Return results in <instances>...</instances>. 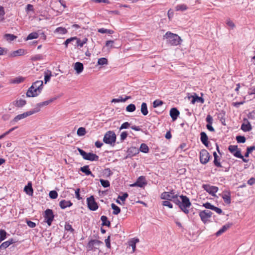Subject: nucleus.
Wrapping results in <instances>:
<instances>
[{
	"mask_svg": "<svg viewBox=\"0 0 255 255\" xmlns=\"http://www.w3.org/2000/svg\"><path fill=\"white\" fill-rule=\"evenodd\" d=\"M233 154L236 157L239 158H243L240 149H238Z\"/></svg>",
	"mask_w": 255,
	"mask_h": 255,
	"instance_id": "56",
	"label": "nucleus"
},
{
	"mask_svg": "<svg viewBox=\"0 0 255 255\" xmlns=\"http://www.w3.org/2000/svg\"><path fill=\"white\" fill-rule=\"evenodd\" d=\"M139 150L142 152L147 153L148 152L149 148L146 144L142 143L140 145Z\"/></svg>",
	"mask_w": 255,
	"mask_h": 255,
	"instance_id": "37",
	"label": "nucleus"
},
{
	"mask_svg": "<svg viewBox=\"0 0 255 255\" xmlns=\"http://www.w3.org/2000/svg\"><path fill=\"white\" fill-rule=\"evenodd\" d=\"M4 37L6 40L11 41L15 39L17 37L12 34H5L4 35Z\"/></svg>",
	"mask_w": 255,
	"mask_h": 255,
	"instance_id": "35",
	"label": "nucleus"
},
{
	"mask_svg": "<svg viewBox=\"0 0 255 255\" xmlns=\"http://www.w3.org/2000/svg\"><path fill=\"white\" fill-rule=\"evenodd\" d=\"M201 141L207 147L209 146L208 137L205 132H201L200 133Z\"/></svg>",
	"mask_w": 255,
	"mask_h": 255,
	"instance_id": "17",
	"label": "nucleus"
},
{
	"mask_svg": "<svg viewBox=\"0 0 255 255\" xmlns=\"http://www.w3.org/2000/svg\"><path fill=\"white\" fill-rule=\"evenodd\" d=\"M43 82L42 80H37L33 83L26 92L28 97H34L38 96L42 91Z\"/></svg>",
	"mask_w": 255,
	"mask_h": 255,
	"instance_id": "2",
	"label": "nucleus"
},
{
	"mask_svg": "<svg viewBox=\"0 0 255 255\" xmlns=\"http://www.w3.org/2000/svg\"><path fill=\"white\" fill-rule=\"evenodd\" d=\"M116 139L117 136L115 133L113 131H108L104 135L103 141L106 144L114 146Z\"/></svg>",
	"mask_w": 255,
	"mask_h": 255,
	"instance_id": "4",
	"label": "nucleus"
},
{
	"mask_svg": "<svg viewBox=\"0 0 255 255\" xmlns=\"http://www.w3.org/2000/svg\"><path fill=\"white\" fill-rule=\"evenodd\" d=\"M101 220L102 222L103 226H106L108 227H110L111 225V223L108 220V218L105 216H102L101 217Z\"/></svg>",
	"mask_w": 255,
	"mask_h": 255,
	"instance_id": "32",
	"label": "nucleus"
},
{
	"mask_svg": "<svg viewBox=\"0 0 255 255\" xmlns=\"http://www.w3.org/2000/svg\"><path fill=\"white\" fill-rule=\"evenodd\" d=\"M24 54V50L22 49H19L17 50L13 51L11 53L12 57H16L18 56L23 55Z\"/></svg>",
	"mask_w": 255,
	"mask_h": 255,
	"instance_id": "27",
	"label": "nucleus"
},
{
	"mask_svg": "<svg viewBox=\"0 0 255 255\" xmlns=\"http://www.w3.org/2000/svg\"><path fill=\"white\" fill-rule=\"evenodd\" d=\"M163 104V102L162 101L156 100L154 101L153 103V107L154 108H156L158 106H160Z\"/></svg>",
	"mask_w": 255,
	"mask_h": 255,
	"instance_id": "54",
	"label": "nucleus"
},
{
	"mask_svg": "<svg viewBox=\"0 0 255 255\" xmlns=\"http://www.w3.org/2000/svg\"><path fill=\"white\" fill-rule=\"evenodd\" d=\"M224 203L228 205L231 203L230 193L228 191H224Z\"/></svg>",
	"mask_w": 255,
	"mask_h": 255,
	"instance_id": "28",
	"label": "nucleus"
},
{
	"mask_svg": "<svg viewBox=\"0 0 255 255\" xmlns=\"http://www.w3.org/2000/svg\"><path fill=\"white\" fill-rule=\"evenodd\" d=\"M108 64V60L106 58H101L98 59V64L100 65H103Z\"/></svg>",
	"mask_w": 255,
	"mask_h": 255,
	"instance_id": "46",
	"label": "nucleus"
},
{
	"mask_svg": "<svg viewBox=\"0 0 255 255\" xmlns=\"http://www.w3.org/2000/svg\"><path fill=\"white\" fill-rule=\"evenodd\" d=\"M86 129L83 127L79 128L77 131V134L79 136H83L86 134Z\"/></svg>",
	"mask_w": 255,
	"mask_h": 255,
	"instance_id": "39",
	"label": "nucleus"
},
{
	"mask_svg": "<svg viewBox=\"0 0 255 255\" xmlns=\"http://www.w3.org/2000/svg\"><path fill=\"white\" fill-rule=\"evenodd\" d=\"M138 149L134 147H131L128 149L129 152L132 153L133 154H136L138 153Z\"/></svg>",
	"mask_w": 255,
	"mask_h": 255,
	"instance_id": "52",
	"label": "nucleus"
},
{
	"mask_svg": "<svg viewBox=\"0 0 255 255\" xmlns=\"http://www.w3.org/2000/svg\"><path fill=\"white\" fill-rule=\"evenodd\" d=\"M111 207L113 209V214L114 215H118L121 212V209L114 203L111 204Z\"/></svg>",
	"mask_w": 255,
	"mask_h": 255,
	"instance_id": "31",
	"label": "nucleus"
},
{
	"mask_svg": "<svg viewBox=\"0 0 255 255\" xmlns=\"http://www.w3.org/2000/svg\"><path fill=\"white\" fill-rule=\"evenodd\" d=\"M254 150H255V146L248 147L247 149V151L245 154V156L246 157H248L249 156V154Z\"/></svg>",
	"mask_w": 255,
	"mask_h": 255,
	"instance_id": "44",
	"label": "nucleus"
},
{
	"mask_svg": "<svg viewBox=\"0 0 255 255\" xmlns=\"http://www.w3.org/2000/svg\"><path fill=\"white\" fill-rule=\"evenodd\" d=\"M168 43L171 45H177L180 44V37L177 34L167 32L163 36Z\"/></svg>",
	"mask_w": 255,
	"mask_h": 255,
	"instance_id": "3",
	"label": "nucleus"
},
{
	"mask_svg": "<svg viewBox=\"0 0 255 255\" xmlns=\"http://www.w3.org/2000/svg\"><path fill=\"white\" fill-rule=\"evenodd\" d=\"M4 14L5 12L3 7L1 6H0V20H2L4 19Z\"/></svg>",
	"mask_w": 255,
	"mask_h": 255,
	"instance_id": "58",
	"label": "nucleus"
},
{
	"mask_svg": "<svg viewBox=\"0 0 255 255\" xmlns=\"http://www.w3.org/2000/svg\"><path fill=\"white\" fill-rule=\"evenodd\" d=\"M248 117L249 119L254 120L255 119V112L254 111L250 112L248 115Z\"/></svg>",
	"mask_w": 255,
	"mask_h": 255,
	"instance_id": "63",
	"label": "nucleus"
},
{
	"mask_svg": "<svg viewBox=\"0 0 255 255\" xmlns=\"http://www.w3.org/2000/svg\"><path fill=\"white\" fill-rule=\"evenodd\" d=\"M236 140L238 143H245L246 137L244 136L238 135L236 136Z\"/></svg>",
	"mask_w": 255,
	"mask_h": 255,
	"instance_id": "50",
	"label": "nucleus"
},
{
	"mask_svg": "<svg viewBox=\"0 0 255 255\" xmlns=\"http://www.w3.org/2000/svg\"><path fill=\"white\" fill-rule=\"evenodd\" d=\"M7 233L4 230H0V243L5 239Z\"/></svg>",
	"mask_w": 255,
	"mask_h": 255,
	"instance_id": "41",
	"label": "nucleus"
},
{
	"mask_svg": "<svg viewBox=\"0 0 255 255\" xmlns=\"http://www.w3.org/2000/svg\"><path fill=\"white\" fill-rule=\"evenodd\" d=\"M175 9L177 11H183L187 9V6L185 4H179L176 6Z\"/></svg>",
	"mask_w": 255,
	"mask_h": 255,
	"instance_id": "40",
	"label": "nucleus"
},
{
	"mask_svg": "<svg viewBox=\"0 0 255 255\" xmlns=\"http://www.w3.org/2000/svg\"><path fill=\"white\" fill-rule=\"evenodd\" d=\"M130 125V123L128 122H125L121 125V127L120 128V130H121L123 129L128 128L129 127Z\"/></svg>",
	"mask_w": 255,
	"mask_h": 255,
	"instance_id": "57",
	"label": "nucleus"
},
{
	"mask_svg": "<svg viewBox=\"0 0 255 255\" xmlns=\"http://www.w3.org/2000/svg\"><path fill=\"white\" fill-rule=\"evenodd\" d=\"M99 159V156L96 155V154L93 153H88V155L87 157V160L90 161H98Z\"/></svg>",
	"mask_w": 255,
	"mask_h": 255,
	"instance_id": "25",
	"label": "nucleus"
},
{
	"mask_svg": "<svg viewBox=\"0 0 255 255\" xmlns=\"http://www.w3.org/2000/svg\"><path fill=\"white\" fill-rule=\"evenodd\" d=\"M202 188L213 196H215L216 193L218 189L217 187L211 186L209 184H203Z\"/></svg>",
	"mask_w": 255,
	"mask_h": 255,
	"instance_id": "8",
	"label": "nucleus"
},
{
	"mask_svg": "<svg viewBox=\"0 0 255 255\" xmlns=\"http://www.w3.org/2000/svg\"><path fill=\"white\" fill-rule=\"evenodd\" d=\"M75 37V40H74V41H76V44H73L74 46H79L80 47H82L83 46V45L85 44L87 41V39L86 38H84L82 40H81L79 38Z\"/></svg>",
	"mask_w": 255,
	"mask_h": 255,
	"instance_id": "18",
	"label": "nucleus"
},
{
	"mask_svg": "<svg viewBox=\"0 0 255 255\" xmlns=\"http://www.w3.org/2000/svg\"><path fill=\"white\" fill-rule=\"evenodd\" d=\"M100 182L101 185L104 187H108L110 186V184L108 180H105L101 179L100 180Z\"/></svg>",
	"mask_w": 255,
	"mask_h": 255,
	"instance_id": "47",
	"label": "nucleus"
},
{
	"mask_svg": "<svg viewBox=\"0 0 255 255\" xmlns=\"http://www.w3.org/2000/svg\"><path fill=\"white\" fill-rule=\"evenodd\" d=\"M210 158V155L208 152L205 149H202L200 152V160L202 164L207 163Z\"/></svg>",
	"mask_w": 255,
	"mask_h": 255,
	"instance_id": "7",
	"label": "nucleus"
},
{
	"mask_svg": "<svg viewBox=\"0 0 255 255\" xmlns=\"http://www.w3.org/2000/svg\"><path fill=\"white\" fill-rule=\"evenodd\" d=\"M141 112L144 116H146L148 114V110L147 105L145 103H142L141 106Z\"/></svg>",
	"mask_w": 255,
	"mask_h": 255,
	"instance_id": "30",
	"label": "nucleus"
},
{
	"mask_svg": "<svg viewBox=\"0 0 255 255\" xmlns=\"http://www.w3.org/2000/svg\"><path fill=\"white\" fill-rule=\"evenodd\" d=\"M146 184V182L145 177L144 176H140L132 186H137L139 187H143Z\"/></svg>",
	"mask_w": 255,
	"mask_h": 255,
	"instance_id": "14",
	"label": "nucleus"
},
{
	"mask_svg": "<svg viewBox=\"0 0 255 255\" xmlns=\"http://www.w3.org/2000/svg\"><path fill=\"white\" fill-rule=\"evenodd\" d=\"M98 31L101 33H108L109 34H113L114 33V31L112 30L107 29L103 28L99 29Z\"/></svg>",
	"mask_w": 255,
	"mask_h": 255,
	"instance_id": "45",
	"label": "nucleus"
},
{
	"mask_svg": "<svg viewBox=\"0 0 255 255\" xmlns=\"http://www.w3.org/2000/svg\"><path fill=\"white\" fill-rule=\"evenodd\" d=\"M179 197L181 201L178 199V195L176 194L171 201L178 205L180 209L184 213L187 214L189 213V210L187 208H189L191 205L189 199L187 196L184 195H181Z\"/></svg>",
	"mask_w": 255,
	"mask_h": 255,
	"instance_id": "1",
	"label": "nucleus"
},
{
	"mask_svg": "<svg viewBox=\"0 0 255 255\" xmlns=\"http://www.w3.org/2000/svg\"><path fill=\"white\" fill-rule=\"evenodd\" d=\"M179 114V111L176 108H173L170 111V116L173 121L177 119Z\"/></svg>",
	"mask_w": 255,
	"mask_h": 255,
	"instance_id": "15",
	"label": "nucleus"
},
{
	"mask_svg": "<svg viewBox=\"0 0 255 255\" xmlns=\"http://www.w3.org/2000/svg\"><path fill=\"white\" fill-rule=\"evenodd\" d=\"M227 25L231 28L233 29L235 27L234 23L230 19H228L226 21Z\"/></svg>",
	"mask_w": 255,
	"mask_h": 255,
	"instance_id": "59",
	"label": "nucleus"
},
{
	"mask_svg": "<svg viewBox=\"0 0 255 255\" xmlns=\"http://www.w3.org/2000/svg\"><path fill=\"white\" fill-rule=\"evenodd\" d=\"M135 106L133 104H130L126 107V110L128 112H133L135 110Z\"/></svg>",
	"mask_w": 255,
	"mask_h": 255,
	"instance_id": "43",
	"label": "nucleus"
},
{
	"mask_svg": "<svg viewBox=\"0 0 255 255\" xmlns=\"http://www.w3.org/2000/svg\"><path fill=\"white\" fill-rule=\"evenodd\" d=\"M244 123L241 126V129L244 131H249L252 130V126L250 123L246 119L244 120Z\"/></svg>",
	"mask_w": 255,
	"mask_h": 255,
	"instance_id": "13",
	"label": "nucleus"
},
{
	"mask_svg": "<svg viewBox=\"0 0 255 255\" xmlns=\"http://www.w3.org/2000/svg\"><path fill=\"white\" fill-rule=\"evenodd\" d=\"M78 150L80 154L83 157V158L84 159L86 160L88 155V153H87L86 152L79 148H78Z\"/></svg>",
	"mask_w": 255,
	"mask_h": 255,
	"instance_id": "48",
	"label": "nucleus"
},
{
	"mask_svg": "<svg viewBox=\"0 0 255 255\" xmlns=\"http://www.w3.org/2000/svg\"><path fill=\"white\" fill-rule=\"evenodd\" d=\"M14 241L12 239L11 240L2 243L0 246V250H4L9 246L11 244H13Z\"/></svg>",
	"mask_w": 255,
	"mask_h": 255,
	"instance_id": "26",
	"label": "nucleus"
},
{
	"mask_svg": "<svg viewBox=\"0 0 255 255\" xmlns=\"http://www.w3.org/2000/svg\"><path fill=\"white\" fill-rule=\"evenodd\" d=\"M139 242L138 239H133L129 242V245L132 247V251L134 252L136 248V244Z\"/></svg>",
	"mask_w": 255,
	"mask_h": 255,
	"instance_id": "29",
	"label": "nucleus"
},
{
	"mask_svg": "<svg viewBox=\"0 0 255 255\" xmlns=\"http://www.w3.org/2000/svg\"><path fill=\"white\" fill-rule=\"evenodd\" d=\"M72 205V203L70 201H66L63 200L59 203V206L62 209H65L68 207H70Z\"/></svg>",
	"mask_w": 255,
	"mask_h": 255,
	"instance_id": "22",
	"label": "nucleus"
},
{
	"mask_svg": "<svg viewBox=\"0 0 255 255\" xmlns=\"http://www.w3.org/2000/svg\"><path fill=\"white\" fill-rule=\"evenodd\" d=\"M67 32V29L65 28L62 27H59L57 28L54 31V33H57L59 34H64Z\"/></svg>",
	"mask_w": 255,
	"mask_h": 255,
	"instance_id": "33",
	"label": "nucleus"
},
{
	"mask_svg": "<svg viewBox=\"0 0 255 255\" xmlns=\"http://www.w3.org/2000/svg\"><path fill=\"white\" fill-rule=\"evenodd\" d=\"M233 225L232 222H228V223L224 225V232L228 229H230Z\"/></svg>",
	"mask_w": 255,
	"mask_h": 255,
	"instance_id": "64",
	"label": "nucleus"
},
{
	"mask_svg": "<svg viewBox=\"0 0 255 255\" xmlns=\"http://www.w3.org/2000/svg\"><path fill=\"white\" fill-rule=\"evenodd\" d=\"M87 205L89 209L91 211H96L98 208V205L95 201L93 196H91L90 197L87 198Z\"/></svg>",
	"mask_w": 255,
	"mask_h": 255,
	"instance_id": "6",
	"label": "nucleus"
},
{
	"mask_svg": "<svg viewBox=\"0 0 255 255\" xmlns=\"http://www.w3.org/2000/svg\"><path fill=\"white\" fill-rule=\"evenodd\" d=\"M26 103L25 100L22 99L16 100L12 102V104L18 108H21L24 106Z\"/></svg>",
	"mask_w": 255,
	"mask_h": 255,
	"instance_id": "20",
	"label": "nucleus"
},
{
	"mask_svg": "<svg viewBox=\"0 0 255 255\" xmlns=\"http://www.w3.org/2000/svg\"><path fill=\"white\" fill-rule=\"evenodd\" d=\"M57 99V97H56L51 98V99H49V100H48L47 101H44V102H41V103H39V106H41L42 107H43L44 106H47L50 103H51L52 102H53L55 100H56Z\"/></svg>",
	"mask_w": 255,
	"mask_h": 255,
	"instance_id": "34",
	"label": "nucleus"
},
{
	"mask_svg": "<svg viewBox=\"0 0 255 255\" xmlns=\"http://www.w3.org/2000/svg\"><path fill=\"white\" fill-rule=\"evenodd\" d=\"M203 206L205 207L206 209L213 210L214 206L212 205L210 203L207 202L203 204Z\"/></svg>",
	"mask_w": 255,
	"mask_h": 255,
	"instance_id": "61",
	"label": "nucleus"
},
{
	"mask_svg": "<svg viewBox=\"0 0 255 255\" xmlns=\"http://www.w3.org/2000/svg\"><path fill=\"white\" fill-rule=\"evenodd\" d=\"M74 69L76 71L77 74H79L83 71V64L80 62H77L74 64Z\"/></svg>",
	"mask_w": 255,
	"mask_h": 255,
	"instance_id": "16",
	"label": "nucleus"
},
{
	"mask_svg": "<svg viewBox=\"0 0 255 255\" xmlns=\"http://www.w3.org/2000/svg\"><path fill=\"white\" fill-rule=\"evenodd\" d=\"M103 242L97 240H92L89 241L88 244L87 248L89 251H92L94 248H97V247H99Z\"/></svg>",
	"mask_w": 255,
	"mask_h": 255,
	"instance_id": "9",
	"label": "nucleus"
},
{
	"mask_svg": "<svg viewBox=\"0 0 255 255\" xmlns=\"http://www.w3.org/2000/svg\"><path fill=\"white\" fill-rule=\"evenodd\" d=\"M212 213L209 210H204L200 212L199 216L204 223H206L211 217Z\"/></svg>",
	"mask_w": 255,
	"mask_h": 255,
	"instance_id": "10",
	"label": "nucleus"
},
{
	"mask_svg": "<svg viewBox=\"0 0 255 255\" xmlns=\"http://www.w3.org/2000/svg\"><path fill=\"white\" fill-rule=\"evenodd\" d=\"M162 205L163 206H167L169 208H173L172 204L168 200L163 201L162 202Z\"/></svg>",
	"mask_w": 255,
	"mask_h": 255,
	"instance_id": "60",
	"label": "nucleus"
},
{
	"mask_svg": "<svg viewBox=\"0 0 255 255\" xmlns=\"http://www.w3.org/2000/svg\"><path fill=\"white\" fill-rule=\"evenodd\" d=\"M30 116V113L29 112H25L23 114H19L16 116L11 122L10 124L11 125H14L15 123L17 122L18 121L24 119L28 116Z\"/></svg>",
	"mask_w": 255,
	"mask_h": 255,
	"instance_id": "12",
	"label": "nucleus"
},
{
	"mask_svg": "<svg viewBox=\"0 0 255 255\" xmlns=\"http://www.w3.org/2000/svg\"><path fill=\"white\" fill-rule=\"evenodd\" d=\"M175 193L173 190L170 192H164L161 195V198L162 199L171 201L175 196Z\"/></svg>",
	"mask_w": 255,
	"mask_h": 255,
	"instance_id": "11",
	"label": "nucleus"
},
{
	"mask_svg": "<svg viewBox=\"0 0 255 255\" xmlns=\"http://www.w3.org/2000/svg\"><path fill=\"white\" fill-rule=\"evenodd\" d=\"M213 155H214V163L215 165L217 167H222L221 163L218 160L217 158H218V156L217 154L216 153V152H214V153H213Z\"/></svg>",
	"mask_w": 255,
	"mask_h": 255,
	"instance_id": "42",
	"label": "nucleus"
},
{
	"mask_svg": "<svg viewBox=\"0 0 255 255\" xmlns=\"http://www.w3.org/2000/svg\"><path fill=\"white\" fill-rule=\"evenodd\" d=\"M38 37V34L37 32H32L30 33L27 37L26 40H31L33 39H36Z\"/></svg>",
	"mask_w": 255,
	"mask_h": 255,
	"instance_id": "38",
	"label": "nucleus"
},
{
	"mask_svg": "<svg viewBox=\"0 0 255 255\" xmlns=\"http://www.w3.org/2000/svg\"><path fill=\"white\" fill-rule=\"evenodd\" d=\"M24 191L28 195H32L33 193V190L32 187V183L31 182H29L27 185L25 186L24 188Z\"/></svg>",
	"mask_w": 255,
	"mask_h": 255,
	"instance_id": "19",
	"label": "nucleus"
},
{
	"mask_svg": "<svg viewBox=\"0 0 255 255\" xmlns=\"http://www.w3.org/2000/svg\"><path fill=\"white\" fill-rule=\"evenodd\" d=\"M51 76H52V72L51 71H50L49 70H47L44 72L45 84H46L47 82H48L50 81Z\"/></svg>",
	"mask_w": 255,
	"mask_h": 255,
	"instance_id": "24",
	"label": "nucleus"
},
{
	"mask_svg": "<svg viewBox=\"0 0 255 255\" xmlns=\"http://www.w3.org/2000/svg\"><path fill=\"white\" fill-rule=\"evenodd\" d=\"M192 100L191 103L194 104L195 102H199L201 103H204V100L202 98L198 97L196 94L194 96H191Z\"/></svg>",
	"mask_w": 255,
	"mask_h": 255,
	"instance_id": "21",
	"label": "nucleus"
},
{
	"mask_svg": "<svg viewBox=\"0 0 255 255\" xmlns=\"http://www.w3.org/2000/svg\"><path fill=\"white\" fill-rule=\"evenodd\" d=\"M41 108H42L41 106H39V103H38L36 104L35 107L33 110L28 112L30 113V115H32L35 113L39 112Z\"/></svg>",
	"mask_w": 255,
	"mask_h": 255,
	"instance_id": "36",
	"label": "nucleus"
},
{
	"mask_svg": "<svg viewBox=\"0 0 255 255\" xmlns=\"http://www.w3.org/2000/svg\"><path fill=\"white\" fill-rule=\"evenodd\" d=\"M50 198L54 199H56L58 196V194L55 191H51L49 194Z\"/></svg>",
	"mask_w": 255,
	"mask_h": 255,
	"instance_id": "53",
	"label": "nucleus"
},
{
	"mask_svg": "<svg viewBox=\"0 0 255 255\" xmlns=\"http://www.w3.org/2000/svg\"><path fill=\"white\" fill-rule=\"evenodd\" d=\"M228 149L233 154L238 148L237 145H230Z\"/></svg>",
	"mask_w": 255,
	"mask_h": 255,
	"instance_id": "55",
	"label": "nucleus"
},
{
	"mask_svg": "<svg viewBox=\"0 0 255 255\" xmlns=\"http://www.w3.org/2000/svg\"><path fill=\"white\" fill-rule=\"evenodd\" d=\"M78 150L80 154L83 157V158L84 159L86 160L88 155V153H87L86 152L79 148H78Z\"/></svg>",
	"mask_w": 255,
	"mask_h": 255,
	"instance_id": "49",
	"label": "nucleus"
},
{
	"mask_svg": "<svg viewBox=\"0 0 255 255\" xmlns=\"http://www.w3.org/2000/svg\"><path fill=\"white\" fill-rule=\"evenodd\" d=\"M17 127H14V128H12L10 129H9L8 131H7L6 132H4V133H3L2 134H1V135H0V139H2V138H3L4 136H5L6 135L8 134L9 133H10L11 131H12L13 130H14L15 129L17 128Z\"/></svg>",
	"mask_w": 255,
	"mask_h": 255,
	"instance_id": "51",
	"label": "nucleus"
},
{
	"mask_svg": "<svg viewBox=\"0 0 255 255\" xmlns=\"http://www.w3.org/2000/svg\"><path fill=\"white\" fill-rule=\"evenodd\" d=\"M80 171L84 173L86 175H91L92 177H94V175L92 173L91 171L90 170L88 165H85L83 167H81Z\"/></svg>",
	"mask_w": 255,
	"mask_h": 255,
	"instance_id": "23",
	"label": "nucleus"
},
{
	"mask_svg": "<svg viewBox=\"0 0 255 255\" xmlns=\"http://www.w3.org/2000/svg\"><path fill=\"white\" fill-rule=\"evenodd\" d=\"M120 136L121 141L124 140L128 136V132L127 131L122 132Z\"/></svg>",
	"mask_w": 255,
	"mask_h": 255,
	"instance_id": "62",
	"label": "nucleus"
},
{
	"mask_svg": "<svg viewBox=\"0 0 255 255\" xmlns=\"http://www.w3.org/2000/svg\"><path fill=\"white\" fill-rule=\"evenodd\" d=\"M44 217L48 225L51 226L54 217L52 210L49 209H46L44 212Z\"/></svg>",
	"mask_w": 255,
	"mask_h": 255,
	"instance_id": "5",
	"label": "nucleus"
}]
</instances>
